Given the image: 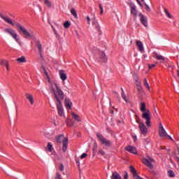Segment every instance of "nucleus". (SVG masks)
<instances>
[{
    "label": "nucleus",
    "instance_id": "49",
    "mask_svg": "<svg viewBox=\"0 0 179 179\" xmlns=\"http://www.w3.org/2000/svg\"><path fill=\"white\" fill-rule=\"evenodd\" d=\"M137 90L141 92V90H142V87L139 86L137 87Z\"/></svg>",
    "mask_w": 179,
    "mask_h": 179
},
{
    "label": "nucleus",
    "instance_id": "1",
    "mask_svg": "<svg viewBox=\"0 0 179 179\" xmlns=\"http://www.w3.org/2000/svg\"><path fill=\"white\" fill-rule=\"evenodd\" d=\"M50 90L55 96L56 103H57V99H58L59 101H62V100H64V97H65V95L64 94V92H62V90H61V88H59V87H58L57 84L55 83L51 84Z\"/></svg>",
    "mask_w": 179,
    "mask_h": 179
},
{
    "label": "nucleus",
    "instance_id": "63",
    "mask_svg": "<svg viewBox=\"0 0 179 179\" xmlns=\"http://www.w3.org/2000/svg\"><path fill=\"white\" fill-rule=\"evenodd\" d=\"M56 31L55 29L53 28V31Z\"/></svg>",
    "mask_w": 179,
    "mask_h": 179
},
{
    "label": "nucleus",
    "instance_id": "45",
    "mask_svg": "<svg viewBox=\"0 0 179 179\" xmlns=\"http://www.w3.org/2000/svg\"><path fill=\"white\" fill-rule=\"evenodd\" d=\"M124 173L125 174L124 176V179H128L129 178L128 172L125 171Z\"/></svg>",
    "mask_w": 179,
    "mask_h": 179
},
{
    "label": "nucleus",
    "instance_id": "35",
    "mask_svg": "<svg viewBox=\"0 0 179 179\" xmlns=\"http://www.w3.org/2000/svg\"><path fill=\"white\" fill-rule=\"evenodd\" d=\"M122 98L126 103H128V99H127V96H125V92H122Z\"/></svg>",
    "mask_w": 179,
    "mask_h": 179
},
{
    "label": "nucleus",
    "instance_id": "2",
    "mask_svg": "<svg viewBox=\"0 0 179 179\" xmlns=\"http://www.w3.org/2000/svg\"><path fill=\"white\" fill-rule=\"evenodd\" d=\"M140 110L143 113L142 118H143V120H145V124L147 127H150V110H149V109L146 110V104L145 103V102L141 103Z\"/></svg>",
    "mask_w": 179,
    "mask_h": 179
},
{
    "label": "nucleus",
    "instance_id": "6",
    "mask_svg": "<svg viewBox=\"0 0 179 179\" xmlns=\"http://www.w3.org/2000/svg\"><path fill=\"white\" fill-rule=\"evenodd\" d=\"M56 141L58 143H61L62 142V150L63 152H66V149H68V138L64 137V135L61 134L56 137Z\"/></svg>",
    "mask_w": 179,
    "mask_h": 179
},
{
    "label": "nucleus",
    "instance_id": "36",
    "mask_svg": "<svg viewBox=\"0 0 179 179\" xmlns=\"http://www.w3.org/2000/svg\"><path fill=\"white\" fill-rule=\"evenodd\" d=\"M168 174H169V177H171V178H173L175 176L174 171H173L171 170L168 171Z\"/></svg>",
    "mask_w": 179,
    "mask_h": 179
},
{
    "label": "nucleus",
    "instance_id": "3",
    "mask_svg": "<svg viewBox=\"0 0 179 179\" xmlns=\"http://www.w3.org/2000/svg\"><path fill=\"white\" fill-rule=\"evenodd\" d=\"M16 27H17L19 33H22L24 34L25 38H33V36H34V34L33 31H29L27 29H25V28L22 26V24L19 23L15 24Z\"/></svg>",
    "mask_w": 179,
    "mask_h": 179
},
{
    "label": "nucleus",
    "instance_id": "61",
    "mask_svg": "<svg viewBox=\"0 0 179 179\" xmlns=\"http://www.w3.org/2000/svg\"><path fill=\"white\" fill-rule=\"evenodd\" d=\"M178 76L179 77V71H178Z\"/></svg>",
    "mask_w": 179,
    "mask_h": 179
},
{
    "label": "nucleus",
    "instance_id": "62",
    "mask_svg": "<svg viewBox=\"0 0 179 179\" xmlns=\"http://www.w3.org/2000/svg\"><path fill=\"white\" fill-rule=\"evenodd\" d=\"M63 176H65V172H63Z\"/></svg>",
    "mask_w": 179,
    "mask_h": 179
},
{
    "label": "nucleus",
    "instance_id": "54",
    "mask_svg": "<svg viewBox=\"0 0 179 179\" xmlns=\"http://www.w3.org/2000/svg\"><path fill=\"white\" fill-rule=\"evenodd\" d=\"M166 138H169L170 139V141H173V138H171V136H166Z\"/></svg>",
    "mask_w": 179,
    "mask_h": 179
},
{
    "label": "nucleus",
    "instance_id": "41",
    "mask_svg": "<svg viewBox=\"0 0 179 179\" xmlns=\"http://www.w3.org/2000/svg\"><path fill=\"white\" fill-rule=\"evenodd\" d=\"M99 155H101V156H104L106 155V152L103 150H99Z\"/></svg>",
    "mask_w": 179,
    "mask_h": 179
},
{
    "label": "nucleus",
    "instance_id": "56",
    "mask_svg": "<svg viewBox=\"0 0 179 179\" xmlns=\"http://www.w3.org/2000/svg\"><path fill=\"white\" fill-rule=\"evenodd\" d=\"M38 8H39V10L40 12H41L43 10L41 9V6H38Z\"/></svg>",
    "mask_w": 179,
    "mask_h": 179
},
{
    "label": "nucleus",
    "instance_id": "38",
    "mask_svg": "<svg viewBox=\"0 0 179 179\" xmlns=\"http://www.w3.org/2000/svg\"><path fill=\"white\" fill-rule=\"evenodd\" d=\"M64 169H65V166H64V164H60L59 167V171H64Z\"/></svg>",
    "mask_w": 179,
    "mask_h": 179
},
{
    "label": "nucleus",
    "instance_id": "32",
    "mask_svg": "<svg viewBox=\"0 0 179 179\" xmlns=\"http://www.w3.org/2000/svg\"><path fill=\"white\" fill-rule=\"evenodd\" d=\"M44 136H45V138H48V139H51V138H52V136H51V134H50V133L45 131L43 133Z\"/></svg>",
    "mask_w": 179,
    "mask_h": 179
},
{
    "label": "nucleus",
    "instance_id": "59",
    "mask_svg": "<svg viewBox=\"0 0 179 179\" xmlns=\"http://www.w3.org/2000/svg\"><path fill=\"white\" fill-rule=\"evenodd\" d=\"M122 93H124V89L121 88Z\"/></svg>",
    "mask_w": 179,
    "mask_h": 179
},
{
    "label": "nucleus",
    "instance_id": "39",
    "mask_svg": "<svg viewBox=\"0 0 179 179\" xmlns=\"http://www.w3.org/2000/svg\"><path fill=\"white\" fill-rule=\"evenodd\" d=\"M133 178L134 179H142V178H141V176H138V174L136 173L133 175Z\"/></svg>",
    "mask_w": 179,
    "mask_h": 179
},
{
    "label": "nucleus",
    "instance_id": "11",
    "mask_svg": "<svg viewBox=\"0 0 179 179\" xmlns=\"http://www.w3.org/2000/svg\"><path fill=\"white\" fill-rule=\"evenodd\" d=\"M159 135L160 138H167V136H169V134L166 132V129H164L162 123L159 124Z\"/></svg>",
    "mask_w": 179,
    "mask_h": 179
},
{
    "label": "nucleus",
    "instance_id": "29",
    "mask_svg": "<svg viewBox=\"0 0 179 179\" xmlns=\"http://www.w3.org/2000/svg\"><path fill=\"white\" fill-rule=\"evenodd\" d=\"M46 150H48V152H52V150H54V148H52V145H51L50 143H48Z\"/></svg>",
    "mask_w": 179,
    "mask_h": 179
},
{
    "label": "nucleus",
    "instance_id": "16",
    "mask_svg": "<svg viewBox=\"0 0 179 179\" xmlns=\"http://www.w3.org/2000/svg\"><path fill=\"white\" fill-rule=\"evenodd\" d=\"M131 8V13L134 15V16L136 17L138 15V10H136V6L134 3L130 4Z\"/></svg>",
    "mask_w": 179,
    "mask_h": 179
},
{
    "label": "nucleus",
    "instance_id": "7",
    "mask_svg": "<svg viewBox=\"0 0 179 179\" xmlns=\"http://www.w3.org/2000/svg\"><path fill=\"white\" fill-rule=\"evenodd\" d=\"M91 51L94 54L96 52H99V62H107V57H106V53L103 51H100L97 48L94 47L91 49Z\"/></svg>",
    "mask_w": 179,
    "mask_h": 179
},
{
    "label": "nucleus",
    "instance_id": "52",
    "mask_svg": "<svg viewBox=\"0 0 179 179\" xmlns=\"http://www.w3.org/2000/svg\"><path fill=\"white\" fill-rule=\"evenodd\" d=\"M110 114H114V110L110 109Z\"/></svg>",
    "mask_w": 179,
    "mask_h": 179
},
{
    "label": "nucleus",
    "instance_id": "57",
    "mask_svg": "<svg viewBox=\"0 0 179 179\" xmlns=\"http://www.w3.org/2000/svg\"><path fill=\"white\" fill-rule=\"evenodd\" d=\"M178 154L179 155V148H177Z\"/></svg>",
    "mask_w": 179,
    "mask_h": 179
},
{
    "label": "nucleus",
    "instance_id": "43",
    "mask_svg": "<svg viewBox=\"0 0 179 179\" xmlns=\"http://www.w3.org/2000/svg\"><path fill=\"white\" fill-rule=\"evenodd\" d=\"M145 10H147V12H150V7H149L148 4H145Z\"/></svg>",
    "mask_w": 179,
    "mask_h": 179
},
{
    "label": "nucleus",
    "instance_id": "18",
    "mask_svg": "<svg viewBox=\"0 0 179 179\" xmlns=\"http://www.w3.org/2000/svg\"><path fill=\"white\" fill-rule=\"evenodd\" d=\"M92 26L96 29V30H100V25L99 23L96 22V17L94 16V14L93 15V17L92 18Z\"/></svg>",
    "mask_w": 179,
    "mask_h": 179
},
{
    "label": "nucleus",
    "instance_id": "25",
    "mask_svg": "<svg viewBox=\"0 0 179 179\" xmlns=\"http://www.w3.org/2000/svg\"><path fill=\"white\" fill-rule=\"evenodd\" d=\"M0 65L2 66H7V65H9V62L6 59H1L0 60Z\"/></svg>",
    "mask_w": 179,
    "mask_h": 179
},
{
    "label": "nucleus",
    "instance_id": "24",
    "mask_svg": "<svg viewBox=\"0 0 179 179\" xmlns=\"http://www.w3.org/2000/svg\"><path fill=\"white\" fill-rule=\"evenodd\" d=\"M71 115L73 117V118H74V120H76V121H78V122H80V117H79V115H78L77 114H76L75 113L72 112L71 113Z\"/></svg>",
    "mask_w": 179,
    "mask_h": 179
},
{
    "label": "nucleus",
    "instance_id": "30",
    "mask_svg": "<svg viewBox=\"0 0 179 179\" xmlns=\"http://www.w3.org/2000/svg\"><path fill=\"white\" fill-rule=\"evenodd\" d=\"M71 13L74 17L78 18V14L76 13V10H75V8H71Z\"/></svg>",
    "mask_w": 179,
    "mask_h": 179
},
{
    "label": "nucleus",
    "instance_id": "12",
    "mask_svg": "<svg viewBox=\"0 0 179 179\" xmlns=\"http://www.w3.org/2000/svg\"><path fill=\"white\" fill-rule=\"evenodd\" d=\"M140 17V22L143 24L145 27H148V17L143 15L142 13H138Z\"/></svg>",
    "mask_w": 179,
    "mask_h": 179
},
{
    "label": "nucleus",
    "instance_id": "9",
    "mask_svg": "<svg viewBox=\"0 0 179 179\" xmlns=\"http://www.w3.org/2000/svg\"><path fill=\"white\" fill-rule=\"evenodd\" d=\"M155 162V159L150 157L143 159V163L149 169H153V164L152 163Z\"/></svg>",
    "mask_w": 179,
    "mask_h": 179
},
{
    "label": "nucleus",
    "instance_id": "44",
    "mask_svg": "<svg viewBox=\"0 0 179 179\" xmlns=\"http://www.w3.org/2000/svg\"><path fill=\"white\" fill-rule=\"evenodd\" d=\"M87 157V154L83 153V154H82L80 159H85Z\"/></svg>",
    "mask_w": 179,
    "mask_h": 179
},
{
    "label": "nucleus",
    "instance_id": "60",
    "mask_svg": "<svg viewBox=\"0 0 179 179\" xmlns=\"http://www.w3.org/2000/svg\"><path fill=\"white\" fill-rule=\"evenodd\" d=\"M55 34H57V31H54Z\"/></svg>",
    "mask_w": 179,
    "mask_h": 179
},
{
    "label": "nucleus",
    "instance_id": "26",
    "mask_svg": "<svg viewBox=\"0 0 179 179\" xmlns=\"http://www.w3.org/2000/svg\"><path fill=\"white\" fill-rule=\"evenodd\" d=\"M44 3L48 8H51L52 6V3L50 0H44Z\"/></svg>",
    "mask_w": 179,
    "mask_h": 179
},
{
    "label": "nucleus",
    "instance_id": "53",
    "mask_svg": "<svg viewBox=\"0 0 179 179\" xmlns=\"http://www.w3.org/2000/svg\"><path fill=\"white\" fill-rule=\"evenodd\" d=\"M94 147L97 148V143L96 141L94 143Z\"/></svg>",
    "mask_w": 179,
    "mask_h": 179
},
{
    "label": "nucleus",
    "instance_id": "19",
    "mask_svg": "<svg viewBox=\"0 0 179 179\" xmlns=\"http://www.w3.org/2000/svg\"><path fill=\"white\" fill-rule=\"evenodd\" d=\"M136 44L137 45V47L139 49V51H141V52H143V51H145V48H143V44L142 43V42L141 41H137L136 42Z\"/></svg>",
    "mask_w": 179,
    "mask_h": 179
},
{
    "label": "nucleus",
    "instance_id": "48",
    "mask_svg": "<svg viewBox=\"0 0 179 179\" xmlns=\"http://www.w3.org/2000/svg\"><path fill=\"white\" fill-rule=\"evenodd\" d=\"M136 86L137 87L141 86V82H138V80H136Z\"/></svg>",
    "mask_w": 179,
    "mask_h": 179
},
{
    "label": "nucleus",
    "instance_id": "64",
    "mask_svg": "<svg viewBox=\"0 0 179 179\" xmlns=\"http://www.w3.org/2000/svg\"><path fill=\"white\" fill-rule=\"evenodd\" d=\"M141 1H143V0H141Z\"/></svg>",
    "mask_w": 179,
    "mask_h": 179
},
{
    "label": "nucleus",
    "instance_id": "51",
    "mask_svg": "<svg viewBox=\"0 0 179 179\" xmlns=\"http://www.w3.org/2000/svg\"><path fill=\"white\" fill-rule=\"evenodd\" d=\"M6 68L7 69V71L9 72V64L6 66Z\"/></svg>",
    "mask_w": 179,
    "mask_h": 179
},
{
    "label": "nucleus",
    "instance_id": "46",
    "mask_svg": "<svg viewBox=\"0 0 179 179\" xmlns=\"http://www.w3.org/2000/svg\"><path fill=\"white\" fill-rule=\"evenodd\" d=\"M86 19H87V20L88 22V24H90V20H92V19H90V17L87 16Z\"/></svg>",
    "mask_w": 179,
    "mask_h": 179
},
{
    "label": "nucleus",
    "instance_id": "27",
    "mask_svg": "<svg viewBox=\"0 0 179 179\" xmlns=\"http://www.w3.org/2000/svg\"><path fill=\"white\" fill-rule=\"evenodd\" d=\"M17 62H20V64H22L23 62H26V57H24V56L20 57V58H17Z\"/></svg>",
    "mask_w": 179,
    "mask_h": 179
},
{
    "label": "nucleus",
    "instance_id": "23",
    "mask_svg": "<svg viewBox=\"0 0 179 179\" xmlns=\"http://www.w3.org/2000/svg\"><path fill=\"white\" fill-rule=\"evenodd\" d=\"M59 75H60V79H62V80H66V74L65 73H64V71H59Z\"/></svg>",
    "mask_w": 179,
    "mask_h": 179
},
{
    "label": "nucleus",
    "instance_id": "47",
    "mask_svg": "<svg viewBox=\"0 0 179 179\" xmlns=\"http://www.w3.org/2000/svg\"><path fill=\"white\" fill-rule=\"evenodd\" d=\"M43 73L45 75V76H48V73L47 72V70L45 69H43Z\"/></svg>",
    "mask_w": 179,
    "mask_h": 179
},
{
    "label": "nucleus",
    "instance_id": "17",
    "mask_svg": "<svg viewBox=\"0 0 179 179\" xmlns=\"http://www.w3.org/2000/svg\"><path fill=\"white\" fill-rule=\"evenodd\" d=\"M125 150L129 153H133V155H136V148L132 145H129L126 147Z\"/></svg>",
    "mask_w": 179,
    "mask_h": 179
},
{
    "label": "nucleus",
    "instance_id": "14",
    "mask_svg": "<svg viewBox=\"0 0 179 179\" xmlns=\"http://www.w3.org/2000/svg\"><path fill=\"white\" fill-rule=\"evenodd\" d=\"M0 17L4 20L6 23H8V24H10L11 26H15V23L12 22V20L9 17L3 16V15L0 14Z\"/></svg>",
    "mask_w": 179,
    "mask_h": 179
},
{
    "label": "nucleus",
    "instance_id": "50",
    "mask_svg": "<svg viewBox=\"0 0 179 179\" xmlns=\"http://www.w3.org/2000/svg\"><path fill=\"white\" fill-rule=\"evenodd\" d=\"M136 1L138 2V5H140V6H142V3H141V1L139 0H136Z\"/></svg>",
    "mask_w": 179,
    "mask_h": 179
},
{
    "label": "nucleus",
    "instance_id": "20",
    "mask_svg": "<svg viewBox=\"0 0 179 179\" xmlns=\"http://www.w3.org/2000/svg\"><path fill=\"white\" fill-rule=\"evenodd\" d=\"M25 96L27 100H29V103H31V106H33V104H34V98L33 97V95L30 94H26Z\"/></svg>",
    "mask_w": 179,
    "mask_h": 179
},
{
    "label": "nucleus",
    "instance_id": "58",
    "mask_svg": "<svg viewBox=\"0 0 179 179\" xmlns=\"http://www.w3.org/2000/svg\"><path fill=\"white\" fill-rule=\"evenodd\" d=\"M122 93H124V89L121 88Z\"/></svg>",
    "mask_w": 179,
    "mask_h": 179
},
{
    "label": "nucleus",
    "instance_id": "33",
    "mask_svg": "<svg viewBox=\"0 0 179 179\" xmlns=\"http://www.w3.org/2000/svg\"><path fill=\"white\" fill-rule=\"evenodd\" d=\"M129 169L131 173H132L133 176L136 173V170H135V167L130 166Z\"/></svg>",
    "mask_w": 179,
    "mask_h": 179
},
{
    "label": "nucleus",
    "instance_id": "28",
    "mask_svg": "<svg viewBox=\"0 0 179 179\" xmlns=\"http://www.w3.org/2000/svg\"><path fill=\"white\" fill-rule=\"evenodd\" d=\"M143 85L148 90H150V87L149 86V83H148V80L146 78L144 79Z\"/></svg>",
    "mask_w": 179,
    "mask_h": 179
},
{
    "label": "nucleus",
    "instance_id": "5",
    "mask_svg": "<svg viewBox=\"0 0 179 179\" xmlns=\"http://www.w3.org/2000/svg\"><path fill=\"white\" fill-rule=\"evenodd\" d=\"M4 31L5 33H8V34L11 36V37H13V38L15 40L16 43H17L19 45H22V44H23V43H22V41H20V39L17 38V33H16L15 30H14L12 28H6L4 29Z\"/></svg>",
    "mask_w": 179,
    "mask_h": 179
},
{
    "label": "nucleus",
    "instance_id": "21",
    "mask_svg": "<svg viewBox=\"0 0 179 179\" xmlns=\"http://www.w3.org/2000/svg\"><path fill=\"white\" fill-rule=\"evenodd\" d=\"M153 57L155 59H158V61H164V57L163 56L157 54V52L153 53Z\"/></svg>",
    "mask_w": 179,
    "mask_h": 179
},
{
    "label": "nucleus",
    "instance_id": "22",
    "mask_svg": "<svg viewBox=\"0 0 179 179\" xmlns=\"http://www.w3.org/2000/svg\"><path fill=\"white\" fill-rule=\"evenodd\" d=\"M110 178L111 179H122L120 173H118L117 172H113L112 173Z\"/></svg>",
    "mask_w": 179,
    "mask_h": 179
},
{
    "label": "nucleus",
    "instance_id": "4",
    "mask_svg": "<svg viewBox=\"0 0 179 179\" xmlns=\"http://www.w3.org/2000/svg\"><path fill=\"white\" fill-rule=\"evenodd\" d=\"M96 138L99 142L106 148H110V146L113 145V141L105 138L103 134L100 133H96Z\"/></svg>",
    "mask_w": 179,
    "mask_h": 179
},
{
    "label": "nucleus",
    "instance_id": "55",
    "mask_svg": "<svg viewBox=\"0 0 179 179\" xmlns=\"http://www.w3.org/2000/svg\"><path fill=\"white\" fill-rule=\"evenodd\" d=\"M41 69L43 71H44V69H45V67H44V66H41Z\"/></svg>",
    "mask_w": 179,
    "mask_h": 179
},
{
    "label": "nucleus",
    "instance_id": "15",
    "mask_svg": "<svg viewBox=\"0 0 179 179\" xmlns=\"http://www.w3.org/2000/svg\"><path fill=\"white\" fill-rule=\"evenodd\" d=\"M64 106L67 110H72V101L69 98H66L64 100Z\"/></svg>",
    "mask_w": 179,
    "mask_h": 179
},
{
    "label": "nucleus",
    "instance_id": "34",
    "mask_svg": "<svg viewBox=\"0 0 179 179\" xmlns=\"http://www.w3.org/2000/svg\"><path fill=\"white\" fill-rule=\"evenodd\" d=\"M69 26H71V23H69V22L66 21V22H64V29H69Z\"/></svg>",
    "mask_w": 179,
    "mask_h": 179
},
{
    "label": "nucleus",
    "instance_id": "8",
    "mask_svg": "<svg viewBox=\"0 0 179 179\" xmlns=\"http://www.w3.org/2000/svg\"><path fill=\"white\" fill-rule=\"evenodd\" d=\"M56 106L59 117H64L65 113L64 112V106H62V101H59V99L57 98Z\"/></svg>",
    "mask_w": 179,
    "mask_h": 179
},
{
    "label": "nucleus",
    "instance_id": "10",
    "mask_svg": "<svg viewBox=\"0 0 179 179\" xmlns=\"http://www.w3.org/2000/svg\"><path fill=\"white\" fill-rule=\"evenodd\" d=\"M137 122L140 124L138 128L140 129L141 134L143 135L144 136H146V134H148V128H146L145 124L141 123L138 120Z\"/></svg>",
    "mask_w": 179,
    "mask_h": 179
},
{
    "label": "nucleus",
    "instance_id": "37",
    "mask_svg": "<svg viewBox=\"0 0 179 179\" xmlns=\"http://www.w3.org/2000/svg\"><path fill=\"white\" fill-rule=\"evenodd\" d=\"M55 179H62V176L61 173H59V172L56 173Z\"/></svg>",
    "mask_w": 179,
    "mask_h": 179
},
{
    "label": "nucleus",
    "instance_id": "31",
    "mask_svg": "<svg viewBox=\"0 0 179 179\" xmlns=\"http://www.w3.org/2000/svg\"><path fill=\"white\" fill-rule=\"evenodd\" d=\"M164 12H165V14L166 15L167 17H169V19H173V15H171V14H170L169 10H167V9L164 8Z\"/></svg>",
    "mask_w": 179,
    "mask_h": 179
},
{
    "label": "nucleus",
    "instance_id": "40",
    "mask_svg": "<svg viewBox=\"0 0 179 179\" xmlns=\"http://www.w3.org/2000/svg\"><path fill=\"white\" fill-rule=\"evenodd\" d=\"M156 64H148V69H152V68H155L156 66Z\"/></svg>",
    "mask_w": 179,
    "mask_h": 179
},
{
    "label": "nucleus",
    "instance_id": "13",
    "mask_svg": "<svg viewBox=\"0 0 179 179\" xmlns=\"http://www.w3.org/2000/svg\"><path fill=\"white\" fill-rule=\"evenodd\" d=\"M36 46L37 47L38 51H39V55L41 57V59H44V57H43V45L40 43V41H37L36 43Z\"/></svg>",
    "mask_w": 179,
    "mask_h": 179
},
{
    "label": "nucleus",
    "instance_id": "42",
    "mask_svg": "<svg viewBox=\"0 0 179 179\" xmlns=\"http://www.w3.org/2000/svg\"><path fill=\"white\" fill-rule=\"evenodd\" d=\"M99 9H100V14L103 15V7L101 6V4H99Z\"/></svg>",
    "mask_w": 179,
    "mask_h": 179
}]
</instances>
